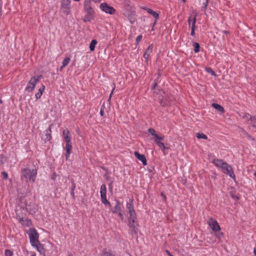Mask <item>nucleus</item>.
Wrapping results in <instances>:
<instances>
[{
    "instance_id": "1",
    "label": "nucleus",
    "mask_w": 256,
    "mask_h": 256,
    "mask_svg": "<svg viewBox=\"0 0 256 256\" xmlns=\"http://www.w3.org/2000/svg\"><path fill=\"white\" fill-rule=\"evenodd\" d=\"M217 168H221L222 172L229 176L231 178L234 179L236 176L234 173L233 170L231 166L226 162H224L222 160L214 158L212 161Z\"/></svg>"
},
{
    "instance_id": "2",
    "label": "nucleus",
    "mask_w": 256,
    "mask_h": 256,
    "mask_svg": "<svg viewBox=\"0 0 256 256\" xmlns=\"http://www.w3.org/2000/svg\"><path fill=\"white\" fill-rule=\"evenodd\" d=\"M37 176L36 169L24 168L22 170L21 180L28 182H34Z\"/></svg>"
},
{
    "instance_id": "3",
    "label": "nucleus",
    "mask_w": 256,
    "mask_h": 256,
    "mask_svg": "<svg viewBox=\"0 0 256 256\" xmlns=\"http://www.w3.org/2000/svg\"><path fill=\"white\" fill-rule=\"evenodd\" d=\"M62 134L64 139L66 142V146L64 149L66 150V160H68L70 158V156L72 152V136L70 131L67 129L63 130Z\"/></svg>"
},
{
    "instance_id": "4",
    "label": "nucleus",
    "mask_w": 256,
    "mask_h": 256,
    "mask_svg": "<svg viewBox=\"0 0 256 256\" xmlns=\"http://www.w3.org/2000/svg\"><path fill=\"white\" fill-rule=\"evenodd\" d=\"M123 5L125 10L123 14L126 17L130 19L131 16L134 15L135 12L134 8L130 0H124Z\"/></svg>"
},
{
    "instance_id": "5",
    "label": "nucleus",
    "mask_w": 256,
    "mask_h": 256,
    "mask_svg": "<svg viewBox=\"0 0 256 256\" xmlns=\"http://www.w3.org/2000/svg\"><path fill=\"white\" fill-rule=\"evenodd\" d=\"M27 234L29 236L30 242L32 246H36V244H38V234L34 228H30Z\"/></svg>"
},
{
    "instance_id": "6",
    "label": "nucleus",
    "mask_w": 256,
    "mask_h": 256,
    "mask_svg": "<svg viewBox=\"0 0 256 256\" xmlns=\"http://www.w3.org/2000/svg\"><path fill=\"white\" fill-rule=\"evenodd\" d=\"M41 78L42 76H32L25 88V91L28 92H32L34 89L36 84L40 81Z\"/></svg>"
},
{
    "instance_id": "7",
    "label": "nucleus",
    "mask_w": 256,
    "mask_h": 256,
    "mask_svg": "<svg viewBox=\"0 0 256 256\" xmlns=\"http://www.w3.org/2000/svg\"><path fill=\"white\" fill-rule=\"evenodd\" d=\"M136 220V216H129L128 218V226L130 229L132 234H136L138 232V224Z\"/></svg>"
},
{
    "instance_id": "8",
    "label": "nucleus",
    "mask_w": 256,
    "mask_h": 256,
    "mask_svg": "<svg viewBox=\"0 0 256 256\" xmlns=\"http://www.w3.org/2000/svg\"><path fill=\"white\" fill-rule=\"evenodd\" d=\"M18 210H16V218L18 220V222L24 227H29L32 226V222L30 219L26 218H24L21 216L20 214L18 212Z\"/></svg>"
},
{
    "instance_id": "9",
    "label": "nucleus",
    "mask_w": 256,
    "mask_h": 256,
    "mask_svg": "<svg viewBox=\"0 0 256 256\" xmlns=\"http://www.w3.org/2000/svg\"><path fill=\"white\" fill-rule=\"evenodd\" d=\"M100 7L102 11L110 14H114L116 12L112 6L108 5L106 2L102 3Z\"/></svg>"
},
{
    "instance_id": "10",
    "label": "nucleus",
    "mask_w": 256,
    "mask_h": 256,
    "mask_svg": "<svg viewBox=\"0 0 256 256\" xmlns=\"http://www.w3.org/2000/svg\"><path fill=\"white\" fill-rule=\"evenodd\" d=\"M70 0H62L60 8L62 12L66 15L70 14Z\"/></svg>"
},
{
    "instance_id": "11",
    "label": "nucleus",
    "mask_w": 256,
    "mask_h": 256,
    "mask_svg": "<svg viewBox=\"0 0 256 256\" xmlns=\"http://www.w3.org/2000/svg\"><path fill=\"white\" fill-rule=\"evenodd\" d=\"M208 224L212 230L214 232L219 231L220 229L218 222L212 218H209Z\"/></svg>"
},
{
    "instance_id": "12",
    "label": "nucleus",
    "mask_w": 256,
    "mask_h": 256,
    "mask_svg": "<svg viewBox=\"0 0 256 256\" xmlns=\"http://www.w3.org/2000/svg\"><path fill=\"white\" fill-rule=\"evenodd\" d=\"M164 139V136H156V138L154 140V142L158 144L159 148L162 150V152H164L166 148L164 144L161 142L160 140H163Z\"/></svg>"
},
{
    "instance_id": "13",
    "label": "nucleus",
    "mask_w": 256,
    "mask_h": 256,
    "mask_svg": "<svg viewBox=\"0 0 256 256\" xmlns=\"http://www.w3.org/2000/svg\"><path fill=\"white\" fill-rule=\"evenodd\" d=\"M126 208L128 210V212L130 214L129 216L132 217L134 216H136V214L134 210V206L132 205V200L126 204Z\"/></svg>"
},
{
    "instance_id": "14",
    "label": "nucleus",
    "mask_w": 256,
    "mask_h": 256,
    "mask_svg": "<svg viewBox=\"0 0 256 256\" xmlns=\"http://www.w3.org/2000/svg\"><path fill=\"white\" fill-rule=\"evenodd\" d=\"M134 155L140 161H141L144 166L147 164V161L146 156L144 154H140L138 152H134Z\"/></svg>"
},
{
    "instance_id": "15",
    "label": "nucleus",
    "mask_w": 256,
    "mask_h": 256,
    "mask_svg": "<svg viewBox=\"0 0 256 256\" xmlns=\"http://www.w3.org/2000/svg\"><path fill=\"white\" fill-rule=\"evenodd\" d=\"M100 194L101 201L103 202L104 200L106 199V188L105 184L101 186Z\"/></svg>"
},
{
    "instance_id": "16",
    "label": "nucleus",
    "mask_w": 256,
    "mask_h": 256,
    "mask_svg": "<svg viewBox=\"0 0 256 256\" xmlns=\"http://www.w3.org/2000/svg\"><path fill=\"white\" fill-rule=\"evenodd\" d=\"M51 126H52V124H50L49 126V127L47 129H46L44 130V136H46V138H45L46 140L49 141L52 138V136H51V133H52Z\"/></svg>"
},
{
    "instance_id": "17",
    "label": "nucleus",
    "mask_w": 256,
    "mask_h": 256,
    "mask_svg": "<svg viewBox=\"0 0 256 256\" xmlns=\"http://www.w3.org/2000/svg\"><path fill=\"white\" fill-rule=\"evenodd\" d=\"M143 9L146 10L150 14H152L154 18H155L156 19H158L159 18V14L156 12L154 11L150 8H148L146 7L142 8Z\"/></svg>"
},
{
    "instance_id": "18",
    "label": "nucleus",
    "mask_w": 256,
    "mask_h": 256,
    "mask_svg": "<svg viewBox=\"0 0 256 256\" xmlns=\"http://www.w3.org/2000/svg\"><path fill=\"white\" fill-rule=\"evenodd\" d=\"M120 211H122L120 206V202L118 200H116L114 208L112 210V212L114 214H116Z\"/></svg>"
},
{
    "instance_id": "19",
    "label": "nucleus",
    "mask_w": 256,
    "mask_h": 256,
    "mask_svg": "<svg viewBox=\"0 0 256 256\" xmlns=\"http://www.w3.org/2000/svg\"><path fill=\"white\" fill-rule=\"evenodd\" d=\"M160 104L162 106H167L170 104V102L168 100V98L166 96L162 97L160 100Z\"/></svg>"
},
{
    "instance_id": "20",
    "label": "nucleus",
    "mask_w": 256,
    "mask_h": 256,
    "mask_svg": "<svg viewBox=\"0 0 256 256\" xmlns=\"http://www.w3.org/2000/svg\"><path fill=\"white\" fill-rule=\"evenodd\" d=\"M212 106L218 112L222 114H223L224 112V108L219 104L216 103H212Z\"/></svg>"
},
{
    "instance_id": "21",
    "label": "nucleus",
    "mask_w": 256,
    "mask_h": 256,
    "mask_svg": "<svg viewBox=\"0 0 256 256\" xmlns=\"http://www.w3.org/2000/svg\"><path fill=\"white\" fill-rule=\"evenodd\" d=\"M45 86L42 84L38 90V92L36 94V100L40 98L42 94V93L44 90Z\"/></svg>"
},
{
    "instance_id": "22",
    "label": "nucleus",
    "mask_w": 256,
    "mask_h": 256,
    "mask_svg": "<svg viewBox=\"0 0 256 256\" xmlns=\"http://www.w3.org/2000/svg\"><path fill=\"white\" fill-rule=\"evenodd\" d=\"M245 117L248 120L251 121V123L252 124L254 127H256L254 125V121H256V117L252 116L249 114H246L245 115Z\"/></svg>"
},
{
    "instance_id": "23",
    "label": "nucleus",
    "mask_w": 256,
    "mask_h": 256,
    "mask_svg": "<svg viewBox=\"0 0 256 256\" xmlns=\"http://www.w3.org/2000/svg\"><path fill=\"white\" fill-rule=\"evenodd\" d=\"M26 208L27 211L30 214L35 213L38 210L37 206L34 204L32 205V208H28V207L27 206H26Z\"/></svg>"
},
{
    "instance_id": "24",
    "label": "nucleus",
    "mask_w": 256,
    "mask_h": 256,
    "mask_svg": "<svg viewBox=\"0 0 256 256\" xmlns=\"http://www.w3.org/2000/svg\"><path fill=\"white\" fill-rule=\"evenodd\" d=\"M102 256H115L112 252V250H108L104 248L102 253Z\"/></svg>"
},
{
    "instance_id": "25",
    "label": "nucleus",
    "mask_w": 256,
    "mask_h": 256,
    "mask_svg": "<svg viewBox=\"0 0 256 256\" xmlns=\"http://www.w3.org/2000/svg\"><path fill=\"white\" fill-rule=\"evenodd\" d=\"M92 19L93 16L92 14V12H88V14L84 18V22H90Z\"/></svg>"
},
{
    "instance_id": "26",
    "label": "nucleus",
    "mask_w": 256,
    "mask_h": 256,
    "mask_svg": "<svg viewBox=\"0 0 256 256\" xmlns=\"http://www.w3.org/2000/svg\"><path fill=\"white\" fill-rule=\"evenodd\" d=\"M84 8L88 12H92V8L90 6V2L88 0H86L84 2Z\"/></svg>"
},
{
    "instance_id": "27",
    "label": "nucleus",
    "mask_w": 256,
    "mask_h": 256,
    "mask_svg": "<svg viewBox=\"0 0 256 256\" xmlns=\"http://www.w3.org/2000/svg\"><path fill=\"white\" fill-rule=\"evenodd\" d=\"M97 41L96 40H93L91 41L90 45V49L91 51H94V50Z\"/></svg>"
},
{
    "instance_id": "28",
    "label": "nucleus",
    "mask_w": 256,
    "mask_h": 256,
    "mask_svg": "<svg viewBox=\"0 0 256 256\" xmlns=\"http://www.w3.org/2000/svg\"><path fill=\"white\" fill-rule=\"evenodd\" d=\"M70 58L69 57H66V58L64 60H63V62H62V66H61V69H62L63 68L65 67L66 66L68 63L70 62Z\"/></svg>"
},
{
    "instance_id": "29",
    "label": "nucleus",
    "mask_w": 256,
    "mask_h": 256,
    "mask_svg": "<svg viewBox=\"0 0 256 256\" xmlns=\"http://www.w3.org/2000/svg\"><path fill=\"white\" fill-rule=\"evenodd\" d=\"M152 49H153L152 44L148 46V47L147 48V49L146 50L144 54L150 56V54H151V53L152 52Z\"/></svg>"
},
{
    "instance_id": "30",
    "label": "nucleus",
    "mask_w": 256,
    "mask_h": 256,
    "mask_svg": "<svg viewBox=\"0 0 256 256\" xmlns=\"http://www.w3.org/2000/svg\"><path fill=\"white\" fill-rule=\"evenodd\" d=\"M197 16V14H196L193 18L192 19V26H191V30H195V28H196V18Z\"/></svg>"
},
{
    "instance_id": "31",
    "label": "nucleus",
    "mask_w": 256,
    "mask_h": 256,
    "mask_svg": "<svg viewBox=\"0 0 256 256\" xmlns=\"http://www.w3.org/2000/svg\"><path fill=\"white\" fill-rule=\"evenodd\" d=\"M193 46L194 47V51L196 53H198L200 52V44L196 42H194Z\"/></svg>"
},
{
    "instance_id": "32",
    "label": "nucleus",
    "mask_w": 256,
    "mask_h": 256,
    "mask_svg": "<svg viewBox=\"0 0 256 256\" xmlns=\"http://www.w3.org/2000/svg\"><path fill=\"white\" fill-rule=\"evenodd\" d=\"M196 136L198 139L202 138L204 140H206L208 138L203 133H197L196 134Z\"/></svg>"
},
{
    "instance_id": "33",
    "label": "nucleus",
    "mask_w": 256,
    "mask_h": 256,
    "mask_svg": "<svg viewBox=\"0 0 256 256\" xmlns=\"http://www.w3.org/2000/svg\"><path fill=\"white\" fill-rule=\"evenodd\" d=\"M148 132L151 134L152 135V136H154V137L155 138H156V136H158L156 132V130L152 128H148Z\"/></svg>"
},
{
    "instance_id": "34",
    "label": "nucleus",
    "mask_w": 256,
    "mask_h": 256,
    "mask_svg": "<svg viewBox=\"0 0 256 256\" xmlns=\"http://www.w3.org/2000/svg\"><path fill=\"white\" fill-rule=\"evenodd\" d=\"M14 253L10 250H6L4 251V256H13Z\"/></svg>"
},
{
    "instance_id": "35",
    "label": "nucleus",
    "mask_w": 256,
    "mask_h": 256,
    "mask_svg": "<svg viewBox=\"0 0 256 256\" xmlns=\"http://www.w3.org/2000/svg\"><path fill=\"white\" fill-rule=\"evenodd\" d=\"M206 72L210 74L212 76H216L214 72L210 68H206Z\"/></svg>"
},
{
    "instance_id": "36",
    "label": "nucleus",
    "mask_w": 256,
    "mask_h": 256,
    "mask_svg": "<svg viewBox=\"0 0 256 256\" xmlns=\"http://www.w3.org/2000/svg\"><path fill=\"white\" fill-rule=\"evenodd\" d=\"M41 246H42V244H40V242H38V244H36V246H32L34 248H35L38 251L40 252H41V250H40V248Z\"/></svg>"
},
{
    "instance_id": "37",
    "label": "nucleus",
    "mask_w": 256,
    "mask_h": 256,
    "mask_svg": "<svg viewBox=\"0 0 256 256\" xmlns=\"http://www.w3.org/2000/svg\"><path fill=\"white\" fill-rule=\"evenodd\" d=\"M104 108H105V106H104V104H102L101 106L100 110V115L102 116H104Z\"/></svg>"
},
{
    "instance_id": "38",
    "label": "nucleus",
    "mask_w": 256,
    "mask_h": 256,
    "mask_svg": "<svg viewBox=\"0 0 256 256\" xmlns=\"http://www.w3.org/2000/svg\"><path fill=\"white\" fill-rule=\"evenodd\" d=\"M102 202L106 205H108L109 207L111 206L110 203L106 199L104 200Z\"/></svg>"
},
{
    "instance_id": "39",
    "label": "nucleus",
    "mask_w": 256,
    "mask_h": 256,
    "mask_svg": "<svg viewBox=\"0 0 256 256\" xmlns=\"http://www.w3.org/2000/svg\"><path fill=\"white\" fill-rule=\"evenodd\" d=\"M208 0H206V2H205L203 3V6L202 7V8H204V10H206L207 8L208 5Z\"/></svg>"
},
{
    "instance_id": "40",
    "label": "nucleus",
    "mask_w": 256,
    "mask_h": 256,
    "mask_svg": "<svg viewBox=\"0 0 256 256\" xmlns=\"http://www.w3.org/2000/svg\"><path fill=\"white\" fill-rule=\"evenodd\" d=\"M121 212L122 211H120L116 213V214H117L120 216V218L121 220H124V216L123 214Z\"/></svg>"
},
{
    "instance_id": "41",
    "label": "nucleus",
    "mask_w": 256,
    "mask_h": 256,
    "mask_svg": "<svg viewBox=\"0 0 256 256\" xmlns=\"http://www.w3.org/2000/svg\"><path fill=\"white\" fill-rule=\"evenodd\" d=\"M2 174L4 179H7L8 178V174L6 172H2Z\"/></svg>"
},
{
    "instance_id": "42",
    "label": "nucleus",
    "mask_w": 256,
    "mask_h": 256,
    "mask_svg": "<svg viewBox=\"0 0 256 256\" xmlns=\"http://www.w3.org/2000/svg\"><path fill=\"white\" fill-rule=\"evenodd\" d=\"M142 35H139L138 36L136 40V42L138 44L142 40Z\"/></svg>"
},
{
    "instance_id": "43",
    "label": "nucleus",
    "mask_w": 256,
    "mask_h": 256,
    "mask_svg": "<svg viewBox=\"0 0 256 256\" xmlns=\"http://www.w3.org/2000/svg\"><path fill=\"white\" fill-rule=\"evenodd\" d=\"M75 188H76V184H74V181H72V182L71 191H74Z\"/></svg>"
},
{
    "instance_id": "44",
    "label": "nucleus",
    "mask_w": 256,
    "mask_h": 256,
    "mask_svg": "<svg viewBox=\"0 0 256 256\" xmlns=\"http://www.w3.org/2000/svg\"><path fill=\"white\" fill-rule=\"evenodd\" d=\"M216 236L218 239H220L223 236V234L222 232L218 233L216 234Z\"/></svg>"
},
{
    "instance_id": "45",
    "label": "nucleus",
    "mask_w": 256,
    "mask_h": 256,
    "mask_svg": "<svg viewBox=\"0 0 256 256\" xmlns=\"http://www.w3.org/2000/svg\"><path fill=\"white\" fill-rule=\"evenodd\" d=\"M108 188L110 190H112V182L108 184Z\"/></svg>"
},
{
    "instance_id": "46",
    "label": "nucleus",
    "mask_w": 256,
    "mask_h": 256,
    "mask_svg": "<svg viewBox=\"0 0 256 256\" xmlns=\"http://www.w3.org/2000/svg\"><path fill=\"white\" fill-rule=\"evenodd\" d=\"M144 56V58H145V60H147L148 59L149 57H150L149 56H148V54H144V56Z\"/></svg>"
},
{
    "instance_id": "47",
    "label": "nucleus",
    "mask_w": 256,
    "mask_h": 256,
    "mask_svg": "<svg viewBox=\"0 0 256 256\" xmlns=\"http://www.w3.org/2000/svg\"><path fill=\"white\" fill-rule=\"evenodd\" d=\"M192 21V19L191 18V17H190L188 20V24H189L190 26L191 22Z\"/></svg>"
},
{
    "instance_id": "48",
    "label": "nucleus",
    "mask_w": 256,
    "mask_h": 256,
    "mask_svg": "<svg viewBox=\"0 0 256 256\" xmlns=\"http://www.w3.org/2000/svg\"><path fill=\"white\" fill-rule=\"evenodd\" d=\"M194 30H191V32H190V35L192 36H194Z\"/></svg>"
},
{
    "instance_id": "49",
    "label": "nucleus",
    "mask_w": 256,
    "mask_h": 256,
    "mask_svg": "<svg viewBox=\"0 0 256 256\" xmlns=\"http://www.w3.org/2000/svg\"><path fill=\"white\" fill-rule=\"evenodd\" d=\"M166 254H168V256H170L172 255V254L170 253L169 250H166Z\"/></svg>"
},
{
    "instance_id": "50",
    "label": "nucleus",
    "mask_w": 256,
    "mask_h": 256,
    "mask_svg": "<svg viewBox=\"0 0 256 256\" xmlns=\"http://www.w3.org/2000/svg\"><path fill=\"white\" fill-rule=\"evenodd\" d=\"M222 32L223 33V34H228L230 33V32L228 31H226V30H222Z\"/></svg>"
},
{
    "instance_id": "51",
    "label": "nucleus",
    "mask_w": 256,
    "mask_h": 256,
    "mask_svg": "<svg viewBox=\"0 0 256 256\" xmlns=\"http://www.w3.org/2000/svg\"><path fill=\"white\" fill-rule=\"evenodd\" d=\"M70 194H71L72 196L74 198V191H71Z\"/></svg>"
},
{
    "instance_id": "52",
    "label": "nucleus",
    "mask_w": 256,
    "mask_h": 256,
    "mask_svg": "<svg viewBox=\"0 0 256 256\" xmlns=\"http://www.w3.org/2000/svg\"><path fill=\"white\" fill-rule=\"evenodd\" d=\"M161 195L163 197L164 199H166V196L162 193L161 194Z\"/></svg>"
},
{
    "instance_id": "53",
    "label": "nucleus",
    "mask_w": 256,
    "mask_h": 256,
    "mask_svg": "<svg viewBox=\"0 0 256 256\" xmlns=\"http://www.w3.org/2000/svg\"><path fill=\"white\" fill-rule=\"evenodd\" d=\"M254 256H256V248H254Z\"/></svg>"
},
{
    "instance_id": "54",
    "label": "nucleus",
    "mask_w": 256,
    "mask_h": 256,
    "mask_svg": "<svg viewBox=\"0 0 256 256\" xmlns=\"http://www.w3.org/2000/svg\"><path fill=\"white\" fill-rule=\"evenodd\" d=\"M114 90V88H113V90H112V92H111V93H110V98H109V99H110V98L111 96H112V92H113Z\"/></svg>"
},
{
    "instance_id": "55",
    "label": "nucleus",
    "mask_w": 256,
    "mask_h": 256,
    "mask_svg": "<svg viewBox=\"0 0 256 256\" xmlns=\"http://www.w3.org/2000/svg\"><path fill=\"white\" fill-rule=\"evenodd\" d=\"M156 84H156V83H155V84H154V86H152V88H155V87L156 86Z\"/></svg>"
},
{
    "instance_id": "56",
    "label": "nucleus",
    "mask_w": 256,
    "mask_h": 256,
    "mask_svg": "<svg viewBox=\"0 0 256 256\" xmlns=\"http://www.w3.org/2000/svg\"><path fill=\"white\" fill-rule=\"evenodd\" d=\"M156 20L155 22L154 23L153 26L156 24Z\"/></svg>"
},
{
    "instance_id": "57",
    "label": "nucleus",
    "mask_w": 256,
    "mask_h": 256,
    "mask_svg": "<svg viewBox=\"0 0 256 256\" xmlns=\"http://www.w3.org/2000/svg\"><path fill=\"white\" fill-rule=\"evenodd\" d=\"M254 176H255V177L256 178V171L254 172Z\"/></svg>"
},
{
    "instance_id": "58",
    "label": "nucleus",
    "mask_w": 256,
    "mask_h": 256,
    "mask_svg": "<svg viewBox=\"0 0 256 256\" xmlns=\"http://www.w3.org/2000/svg\"><path fill=\"white\" fill-rule=\"evenodd\" d=\"M2 100H0V104H2Z\"/></svg>"
},
{
    "instance_id": "59",
    "label": "nucleus",
    "mask_w": 256,
    "mask_h": 256,
    "mask_svg": "<svg viewBox=\"0 0 256 256\" xmlns=\"http://www.w3.org/2000/svg\"><path fill=\"white\" fill-rule=\"evenodd\" d=\"M184 2H185L186 0H182Z\"/></svg>"
},
{
    "instance_id": "60",
    "label": "nucleus",
    "mask_w": 256,
    "mask_h": 256,
    "mask_svg": "<svg viewBox=\"0 0 256 256\" xmlns=\"http://www.w3.org/2000/svg\"><path fill=\"white\" fill-rule=\"evenodd\" d=\"M74 1H76V2H78L80 1V0H74Z\"/></svg>"
},
{
    "instance_id": "61",
    "label": "nucleus",
    "mask_w": 256,
    "mask_h": 256,
    "mask_svg": "<svg viewBox=\"0 0 256 256\" xmlns=\"http://www.w3.org/2000/svg\"><path fill=\"white\" fill-rule=\"evenodd\" d=\"M68 256H73L72 254H70Z\"/></svg>"
},
{
    "instance_id": "62",
    "label": "nucleus",
    "mask_w": 256,
    "mask_h": 256,
    "mask_svg": "<svg viewBox=\"0 0 256 256\" xmlns=\"http://www.w3.org/2000/svg\"><path fill=\"white\" fill-rule=\"evenodd\" d=\"M98 2H100L102 0H97Z\"/></svg>"
},
{
    "instance_id": "63",
    "label": "nucleus",
    "mask_w": 256,
    "mask_h": 256,
    "mask_svg": "<svg viewBox=\"0 0 256 256\" xmlns=\"http://www.w3.org/2000/svg\"><path fill=\"white\" fill-rule=\"evenodd\" d=\"M170 256H173V255H172V254Z\"/></svg>"
}]
</instances>
